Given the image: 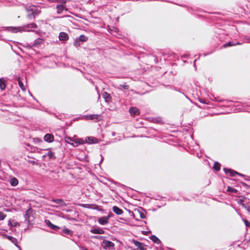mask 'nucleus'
Returning <instances> with one entry per match:
<instances>
[{"mask_svg": "<svg viewBox=\"0 0 250 250\" xmlns=\"http://www.w3.org/2000/svg\"><path fill=\"white\" fill-rule=\"evenodd\" d=\"M139 250H146V249L145 248H144L143 246L141 248H140Z\"/></svg>", "mask_w": 250, "mask_h": 250, "instance_id": "a19ab883", "label": "nucleus"}, {"mask_svg": "<svg viewBox=\"0 0 250 250\" xmlns=\"http://www.w3.org/2000/svg\"><path fill=\"white\" fill-rule=\"evenodd\" d=\"M52 201L55 203L56 204L60 205L61 206H65L66 205L64 201L61 199H53L52 200Z\"/></svg>", "mask_w": 250, "mask_h": 250, "instance_id": "dca6fc26", "label": "nucleus"}, {"mask_svg": "<svg viewBox=\"0 0 250 250\" xmlns=\"http://www.w3.org/2000/svg\"><path fill=\"white\" fill-rule=\"evenodd\" d=\"M129 112L131 115L135 116L140 113L139 110L136 107H132L129 109Z\"/></svg>", "mask_w": 250, "mask_h": 250, "instance_id": "f8f14e48", "label": "nucleus"}, {"mask_svg": "<svg viewBox=\"0 0 250 250\" xmlns=\"http://www.w3.org/2000/svg\"><path fill=\"white\" fill-rule=\"evenodd\" d=\"M90 231L94 234H104V231L100 228H96L90 230Z\"/></svg>", "mask_w": 250, "mask_h": 250, "instance_id": "9b49d317", "label": "nucleus"}, {"mask_svg": "<svg viewBox=\"0 0 250 250\" xmlns=\"http://www.w3.org/2000/svg\"><path fill=\"white\" fill-rule=\"evenodd\" d=\"M112 210L114 213L118 215H121L123 213L122 209L115 206L113 207Z\"/></svg>", "mask_w": 250, "mask_h": 250, "instance_id": "2eb2a0df", "label": "nucleus"}, {"mask_svg": "<svg viewBox=\"0 0 250 250\" xmlns=\"http://www.w3.org/2000/svg\"><path fill=\"white\" fill-rule=\"evenodd\" d=\"M220 164L218 163V162H215V163L214 164V166H213V168L216 170V171H219L220 169Z\"/></svg>", "mask_w": 250, "mask_h": 250, "instance_id": "bb28decb", "label": "nucleus"}, {"mask_svg": "<svg viewBox=\"0 0 250 250\" xmlns=\"http://www.w3.org/2000/svg\"><path fill=\"white\" fill-rule=\"evenodd\" d=\"M122 87L125 89H127L128 88V86L127 85H122Z\"/></svg>", "mask_w": 250, "mask_h": 250, "instance_id": "58836bf2", "label": "nucleus"}, {"mask_svg": "<svg viewBox=\"0 0 250 250\" xmlns=\"http://www.w3.org/2000/svg\"><path fill=\"white\" fill-rule=\"evenodd\" d=\"M5 84L4 83V80L3 78L0 79V88L1 90H3L5 88Z\"/></svg>", "mask_w": 250, "mask_h": 250, "instance_id": "b1692460", "label": "nucleus"}, {"mask_svg": "<svg viewBox=\"0 0 250 250\" xmlns=\"http://www.w3.org/2000/svg\"><path fill=\"white\" fill-rule=\"evenodd\" d=\"M103 97L105 99V102H108L110 100L111 97L110 94L106 92H104L102 94Z\"/></svg>", "mask_w": 250, "mask_h": 250, "instance_id": "a211bd4d", "label": "nucleus"}, {"mask_svg": "<svg viewBox=\"0 0 250 250\" xmlns=\"http://www.w3.org/2000/svg\"><path fill=\"white\" fill-rule=\"evenodd\" d=\"M6 217V215L2 212L0 211V220H3Z\"/></svg>", "mask_w": 250, "mask_h": 250, "instance_id": "72a5a7b5", "label": "nucleus"}, {"mask_svg": "<svg viewBox=\"0 0 250 250\" xmlns=\"http://www.w3.org/2000/svg\"><path fill=\"white\" fill-rule=\"evenodd\" d=\"M85 143L88 144H95L97 143V139L93 137H87L85 138Z\"/></svg>", "mask_w": 250, "mask_h": 250, "instance_id": "6e6552de", "label": "nucleus"}, {"mask_svg": "<svg viewBox=\"0 0 250 250\" xmlns=\"http://www.w3.org/2000/svg\"><path fill=\"white\" fill-rule=\"evenodd\" d=\"M56 8L57 10V13L58 14H60L64 9L65 5L63 4H60V5H57L56 7Z\"/></svg>", "mask_w": 250, "mask_h": 250, "instance_id": "6ab92c4d", "label": "nucleus"}, {"mask_svg": "<svg viewBox=\"0 0 250 250\" xmlns=\"http://www.w3.org/2000/svg\"><path fill=\"white\" fill-rule=\"evenodd\" d=\"M44 140L48 143H51L54 141V136L52 134H46L44 136Z\"/></svg>", "mask_w": 250, "mask_h": 250, "instance_id": "1a4fd4ad", "label": "nucleus"}, {"mask_svg": "<svg viewBox=\"0 0 250 250\" xmlns=\"http://www.w3.org/2000/svg\"><path fill=\"white\" fill-rule=\"evenodd\" d=\"M66 141L68 143H69V144H72L71 143H70V141H73H73H74V140H72L70 137H67V138H66Z\"/></svg>", "mask_w": 250, "mask_h": 250, "instance_id": "c9c22d12", "label": "nucleus"}, {"mask_svg": "<svg viewBox=\"0 0 250 250\" xmlns=\"http://www.w3.org/2000/svg\"><path fill=\"white\" fill-rule=\"evenodd\" d=\"M37 27V25L35 23H31L25 25L23 28L22 29H21V28L18 27H5V30L11 32L12 33H17L18 32H20L21 31H32L31 29L32 28H36Z\"/></svg>", "mask_w": 250, "mask_h": 250, "instance_id": "f257e3e1", "label": "nucleus"}, {"mask_svg": "<svg viewBox=\"0 0 250 250\" xmlns=\"http://www.w3.org/2000/svg\"><path fill=\"white\" fill-rule=\"evenodd\" d=\"M99 115L98 114H92L85 116L87 120H98Z\"/></svg>", "mask_w": 250, "mask_h": 250, "instance_id": "f3484780", "label": "nucleus"}, {"mask_svg": "<svg viewBox=\"0 0 250 250\" xmlns=\"http://www.w3.org/2000/svg\"><path fill=\"white\" fill-rule=\"evenodd\" d=\"M224 170L227 174H229V175L231 177H234L236 175H238L241 176H243V174L238 173L236 171L233 170L231 169L225 168H224Z\"/></svg>", "mask_w": 250, "mask_h": 250, "instance_id": "7ed1b4c3", "label": "nucleus"}, {"mask_svg": "<svg viewBox=\"0 0 250 250\" xmlns=\"http://www.w3.org/2000/svg\"><path fill=\"white\" fill-rule=\"evenodd\" d=\"M59 37L61 41H66L68 39V34L63 32H62L60 33Z\"/></svg>", "mask_w": 250, "mask_h": 250, "instance_id": "ddd939ff", "label": "nucleus"}, {"mask_svg": "<svg viewBox=\"0 0 250 250\" xmlns=\"http://www.w3.org/2000/svg\"><path fill=\"white\" fill-rule=\"evenodd\" d=\"M85 143L84 140L82 139H76L72 143L71 145L74 146H77L79 145H82Z\"/></svg>", "mask_w": 250, "mask_h": 250, "instance_id": "0eeeda50", "label": "nucleus"}, {"mask_svg": "<svg viewBox=\"0 0 250 250\" xmlns=\"http://www.w3.org/2000/svg\"><path fill=\"white\" fill-rule=\"evenodd\" d=\"M5 237L8 239L9 241H10L12 243H13L16 247L19 248L20 250H21L20 247L18 246V240L16 238L13 237L12 236H9L6 235Z\"/></svg>", "mask_w": 250, "mask_h": 250, "instance_id": "423d86ee", "label": "nucleus"}, {"mask_svg": "<svg viewBox=\"0 0 250 250\" xmlns=\"http://www.w3.org/2000/svg\"><path fill=\"white\" fill-rule=\"evenodd\" d=\"M151 240L156 244H159L161 243V240L155 235H152L151 237Z\"/></svg>", "mask_w": 250, "mask_h": 250, "instance_id": "4be33fe9", "label": "nucleus"}, {"mask_svg": "<svg viewBox=\"0 0 250 250\" xmlns=\"http://www.w3.org/2000/svg\"><path fill=\"white\" fill-rule=\"evenodd\" d=\"M237 44H242V43H240L239 42H229L228 43H227L225 44L224 45V47H228V46L236 45Z\"/></svg>", "mask_w": 250, "mask_h": 250, "instance_id": "aec40b11", "label": "nucleus"}, {"mask_svg": "<svg viewBox=\"0 0 250 250\" xmlns=\"http://www.w3.org/2000/svg\"><path fill=\"white\" fill-rule=\"evenodd\" d=\"M31 212V210L30 209H28L27 210L26 213V214L24 215L25 221L27 220V218H28L29 217V214H30Z\"/></svg>", "mask_w": 250, "mask_h": 250, "instance_id": "7c9ffc66", "label": "nucleus"}, {"mask_svg": "<svg viewBox=\"0 0 250 250\" xmlns=\"http://www.w3.org/2000/svg\"><path fill=\"white\" fill-rule=\"evenodd\" d=\"M167 250H172V249H171L167 248Z\"/></svg>", "mask_w": 250, "mask_h": 250, "instance_id": "37998d69", "label": "nucleus"}, {"mask_svg": "<svg viewBox=\"0 0 250 250\" xmlns=\"http://www.w3.org/2000/svg\"><path fill=\"white\" fill-rule=\"evenodd\" d=\"M29 7H32L31 8H29L27 9L28 11H31V14H29L27 16L29 19H31L32 17H35V15H36L39 14L38 12L36 10V7L35 6H30Z\"/></svg>", "mask_w": 250, "mask_h": 250, "instance_id": "20e7f679", "label": "nucleus"}, {"mask_svg": "<svg viewBox=\"0 0 250 250\" xmlns=\"http://www.w3.org/2000/svg\"><path fill=\"white\" fill-rule=\"evenodd\" d=\"M81 44L80 43V41L78 39H77L74 42V45L76 46V47H78L79 46H80Z\"/></svg>", "mask_w": 250, "mask_h": 250, "instance_id": "473e14b6", "label": "nucleus"}, {"mask_svg": "<svg viewBox=\"0 0 250 250\" xmlns=\"http://www.w3.org/2000/svg\"><path fill=\"white\" fill-rule=\"evenodd\" d=\"M43 40L40 38H38L36 39L34 42L32 44V46L33 47H38L39 45H40L43 43Z\"/></svg>", "mask_w": 250, "mask_h": 250, "instance_id": "4468645a", "label": "nucleus"}, {"mask_svg": "<svg viewBox=\"0 0 250 250\" xmlns=\"http://www.w3.org/2000/svg\"><path fill=\"white\" fill-rule=\"evenodd\" d=\"M243 221L247 227H250V223L247 220L243 219Z\"/></svg>", "mask_w": 250, "mask_h": 250, "instance_id": "f704fd0d", "label": "nucleus"}, {"mask_svg": "<svg viewBox=\"0 0 250 250\" xmlns=\"http://www.w3.org/2000/svg\"><path fill=\"white\" fill-rule=\"evenodd\" d=\"M227 191L230 192L236 193L237 190L235 188H233L230 187H228L227 188Z\"/></svg>", "mask_w": 250, "mask_h": 250, "instance_id": "c756f323", "label": "nucleus"}, {"mask_svg": "<svg viewBox=\"0 0 250 250\" xmlns=\"http://www.w3.org/2000/svg\"><path fill=\"white\" fill-rule=\"evenodd\" d=\"M84 250H88V249H84Z\"/></svg>", "mask_w": 250, "mask_h": 250, "instance_id": "a18cd8bd", "label": "nucleus"}, {"mask_svg": "<svg viewBox=\"0 0 250 250\" xmlns=\"http://www.w3.org/2000/svg\"><path fill=\"white\" fill-rule=\"evenodd\" d=\"M134 244L136 247H137L139 249L140 248H141L143 245L142 243L138 241H134Z\"/></svg>", "mask_w": 250, "mask_h": 250, "instance_id": "c85d7f7f", "label": "nucleus"}, {"mask_svg": "<svg viewBox=\"0 0 250 250\" xmlns=\"http://www.w3.org/2000/svg\"><path fill=\"white\" fill-rule=\"evenodd\" d=\"M45 222L47 226L54 230H58L60 229V227L53 224L49 220H45Z\"/></svg>", "mask_w": 250, "mask_h": 250, "instance_id": "39448f33", "label": "nucleus"}, {"mask_svg": "<svg viewBox=\"0 0 250 250\" xmlns=\"http://www.w3.org/2000/svg\"><path fill=\"white\" fill-rule=\"evenodd\" d=\"M94 238H98V236H94Z\"/></svg>", "mask_w": 250, "mask_h": 250, "instance_id": "c03bdc74", "label": "nucleus"}, {"mask_svg": "<svg viewBox=\"0 0 250 250\" xmlns=\"http://www.w3.org/2000/svg\"><path fill=\"white\" fill-rule=\"evenodd\" d=\"M140 218L142 219H144V218H146V216L143 212H140Z\"/></svg>", "mask_w": 250, "mask_h": 250, "instance_id": "4c0bfd02", "label": "nucleus"}, {"mask_svg": "<svg viewBox=\"0 0 250 250\" xmlns=\"http://www.w3.org/2000/svg\"><path fill=\"white\" fill-rule=\"evenodd\" d=\"M10 183L13 187L16 186L18 184V180L16 178L13 177L10 180Z\"/></svg>", "mask_w": 250, "mask_h": 250, "instance_id": "412c9836", "label": "nucleus"}, {"mask_svg": "<svg viewBox=\"0 0 250 250\" xmlns=\"http://www.w3.org/2000/svg\"><path fill=\"white\" fill-rule=\"evenodd\" d=\"M62 232L64 233L65 234L67 235H71L72 234V231L68 229H62Z\"/></svg>", "mask_w": 250, "mask_h": 250, "instance_id": "cd10ccee", "label": "nucleus"}, {"mask_svg": "<svg viewBox=\"0 0 250 250\" xmlns=\"http://www.w3.org/2000/svg\"><path fill=\"white\" fill-rule=\"evenodd\" d=\"M23 46L24 47H25L27 48H31L32 47H33L32 46V44L30 45V44H29L28 43H26V45H23Z\"/></svg>", "mask_w": 250, "mask_h": 250, "instance_id": "e433bc0d", "label": "nucleus"}, {"mask_svg": "<svg viewBox=\"0 0 250 250\" xmlns=\"http://www.w3.org/2000/svg\"><path fill=\"white\" fill-rule=\"evenodd\" d=\"M43 156H48L49 159H55L54 153L50 150H49L46 154L44 155Z\"/></svg>", "mask_w": 250, "mask_h": 250, "instance_id": "5701e85b", "label": "nucleus"}, {"mask_svg": "<svg viewBox=\"0 0 250 250\" xmlns=\"http://www.w3.org/2000/svg\"><path fill=\"white\" fill-rule=\"evenodd\" d=\"M247 210L249 212V213L250 214V206H248L247 208Z\"/></svg>", "mask_w": 250, "mask_h": 250, "instance_id": "ea45409f", "label": "nucleus"}, {"mask_svg": "<svg viewBox=\"0 0 250 250\" xmlns=\"http://www.w3.org/2000/svg\"><path fill=\"white\" fill-rule=\"evenodd\" d=\"M18 84L20 88L22 90L25 91V87L24 86L23 83L21 81V80L19 78L18 80Z\"/></svg>", "mask_w": 250, "mask_h": 250, "instance_id": "393cba45", "label": "nucleus"}, {"mask_svg": "<svg viewBox=\"0 0 250 250\" xmlns=\"http://www.w3.org/2000/svg\"><path fill=\"white\" fill-rule=\"evenodd\" d=\"M98 222L102 225H105L108 222V217H102L98 219Z\"/></svg>", "mask_w": 250, "mask_h": 250, "instance_id": "9d476101", "label": "nucleus"}, {"mask_svg": "<svg viewBox=\"0 0 250 250\" xmlns=\"http://www.w3.org/2000/svg\"><path fill=\"white\" fill-rule=\"evenodd\" d=\"M196 61V60H195L194 61V67L195 68H196V65H195V61Z\"/></svg>", "mask_w": 250, "mask_h": 250, "instance_id": "79ce46f5", "label": "nucleus"}, {"mask_svg": "<svg viewBox=\"0 0 250 250\" xmlns=\"http://www.w3.org/2000/svg\"><path fill=\"white\" fill-rule=\"evenodd\" d=\"M78 39L80 41V42H86L87 40H88V38L83 35H81L79 37V38H78Z\"/></svg>", "mask_w": 250, "mask_h": 250, "instance_id": "a878e982", "label": "nucleus"}, {"mask_svg": "<svg viewBox=\"0 0 250 250\" xmlns=\"http://www.w3.org/2000/svg\"><path fill=\"white\" fill-rule=\"evenodd\" d=\"M102 246L103 249L105 250H113L114 248V244L109 241L104 240L102 243Z\"/></svg>", "mask_w": 250, "mask_h": 250, "instance_id": "f03ea898", "label": "nucleus"}, {"mask_svg": "<svg viewBox=\"0 0 250 250\" xmlns=\"http://www.w3.org/2000/svg\"><path fill=\"white\" fill-rule=\"evenodd\" d=\"M244 40L245 42L250 43V36H246L244 37Z\"/></svg>", "mask_w": 250, "mask_h": 250, "instance_id": "2f4dec72", "label": "nucleus"}]
</instances>
